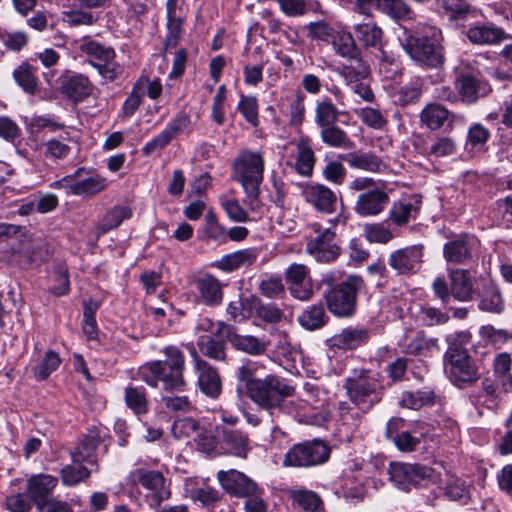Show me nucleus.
Segmentation results:
<instances>
[{"mask_svg":"<svg viewBox=\"0 0 512 512\" xmlns=\"http://www.w3.org/2000/svg\"><path fill=\"white\" fill-rule=\"evenodd\" d=\"M302 195L306 202L321 212L332 213L335 211L337 196L330 188L323 184L307 185L303 189Z\"/></svg>","mask_w":512,"mask_h":512,"instance_id":"obj_23","label":"nucleus"},{"mask_svg":"<svg viewBox=\"0 0 512 512\" xmlns=\"http://www.w3.org/2000/svg\"><path fill=\"white\" fill-rule=\"evenodd\" d=\"M327 393L324 389L315 383L305 382L303 385L302 395L295 400L296 407L294 414H299L305 410L306 406H311L315 409L322 406L326 400Z\"/></svg>","mask_w":512,"mask_h":512,"instance_id":"obj_34","label":"nucleus"},{"mask_svg":"<svg viewBox=\"0 0 512 512\" xmlns=\"http://www.w3.org/2000/svg\"><path fill=\"white\" fill-rule=\"evenodd\" d=\"M264 158L260 152L245 150L233 163V178L241 184L245 199L244 204L253 212L262 208L260 185L263 181Z\"/></svg>","mask_w":512,"mask_h":512,"instance_id":"obj_5","label":"nucleus"},{"mask_svg":"<svg viewBox=\"0 0 512 512\" xmlns=\"http://www.w3.org/2000/svg\"><path fill=\"white\" fill-rule=\"evenodd\" d=\"M423 256V245H411L393 251L389 255L388 264L399 275H412L421 269Z\"/></svg>","mask_w":512,"mask_h":512,"instance_id":"obj_14","label":"nucleus"},{"mask_svg":"<svg viewBox=\"0 0 512 512\" xmlns=\"http://www.w3.org/2000/svg\"><path fill=\"white\" fill-rule=\"evenodd\" d=\"M369 74V66L362 61L358 62L357 70L354 67H346L344 69V76L346 80H348V84L353 93L359 96L365 102L371 103L374 101V93L372 89L368 84L359 80V78L363 79Z\"/></svg>","mask_w":512,"mask_h":512,"instance_id":"obj_24","label":"nucleus"},{"mask_svg":"<svg viewBox=\"0 0 512 512\" xmlns=\"http://www.w3.org/2000/svg\"><path fill=\"white\" fill-rule=\"evenodd\" d=\"M19 255L27 264H37L48 258L49 246L43 241L33 242L28 248L21 250Z\"/></svg>","mask_w":512,"mask_h":512,"instance_id":"obj_51","label":"nucleus"},{"mask_svg":"<svg viewBox=\"0 0 512 512\" xmlns=\"http://www.w3.org/2000/svg\"><path fill=\"white\" fill-rule=\"evenodd\" d=\"M231 345L240 351L251 355H260L267 349V343L251 335L226 334Z\"/></svg>","mask_w":512,"mask_h":512,"instance_id":"obj_40","label":"nucleus"},{"mask_svg":"<svg viewBox=\"0 0 512 512\" xmlns=\"http://www.w3.org/2000/svg\"><path fill=\"white\" fill-rule=\"evenodd\" d=\"M63 20L70 27L91 26L98 20V16L88 10L73 9L64 13Z\"/></svg>","mask_w":512,"mask_h":512,"instance_id":"obj_54","label":"nucleus"},{"mask_svg":"<svg viewBox=\"0 0 512 512\" xmlns=\"http://www.w3.org/2000/svg\"><path fill=\"white\" fill-rule=\"evenodd\" d=\"M401 47L418 66L437 69L444 65L443 34L435 26H423L415 31L404 29L399 38Z\"/></svg>","mask_w":512,"mask_h":512,"instance_id":"obj_2","label":"nucleus"},{"mask_svg":"<svg viewBox=\"0 0 512 512\" xmlns=\"http://www.w3.org/2000/svg\"><path fill=\"white\" fill-rule=\"evenodd\" d=\"M13 77L17 84L29 94H34L37 90V78L35 68L30 64L23 62L13 72Z\"/></svg>","mask_w":512,"mask_h":512,"instance_id":"obj_48","label":"nucleus"},{"mask_svg":"<svg viewBox=\"0 0 512 512\" xmlns=\"http://www.w3.org/2000/svg\"><path fill=\"white\" fill-rule=\"evenodd\" d=\"M357 39L365 47H378L382 39V30L375 23H361L354 27Z\"/></svg>","mask_w":512,"mask_h":512,"instance_id":"obj_45","label":"nucleus"},{"mask_svg":"<svg viewBox=\"0 0 512 512\" xmlns=\"http://www.w3.org/2000/svg\"><path fill=\"white\" fill-rule=\"evenodd\" d=\"M389 475L391 481L403 490H408L411 485H421L422 482L438 483L441 480L439 472L422 464L391 463Z\"/></svg>","mask_w":512,"mask_h":512,"instance_id":"obj_12","label":"nucleus"},{"mask_svg":"<svg viewBox=\"0 0 512 512\" xmlns=\"http://www.w3.org/2000/svg\"><path fill=\"white\" fill-rule=\"evenodd\" d=\"M190 124V117L185 112H179L174 119H172L167 127L162 130L151 141L146 143L143 147V154L146 156L151 155L154 151L162 149L167 146L178 134L182 133Z\"/></svg>","mask_w":512,"mask_h":512,"instance_id":"obj_18","label":"nucleus"},{"mask_svg":"<svg viewBox=\"0 0 512 512\" xmlns=\"http://www.w3.org/2000/svg\"><path fill=\"white\" fill-rule=\"evenodd\" d=\"M364 234L369 242L380 244H386L394 237L391 230L383 223L365 224Z\"/></svg>","mask_w":512,"mask_h":512,"instance_id":"obj_53","label":"nucleus"},{"mask_svg":"<svg viewBox=\"0 0 512 512\" xmlns=\"http://www.w3.org/2000/svg\"><path fill=\"white\" fill-rule=\"evenodd\" d=\"M101 442L97 434H89L71 451V457L74 463H81L89 460L94 454L96 448Z\"/></svg>","mask_w":512,"mask_h":512,"instance_id":"obj_46","label":"nucleus"},{"mask_svg":"<svg viewBox=\"0 0 512 512\" xmlns=\"http://www.w3.org/2000/svg\"><path fill=\"white\" fill-rule=\"evenodd\" d=\"M449 116L450 111L446 107L438 103H430L421 111L420 121L428 129L435 131L439 130L444 125Z\"/></svg>","mask_w":512,"mask_h":512,"instance_id":"obj_37","label":"nucleus"},{"mask_svg":"<svg viewBox=\"0 0 512 512\" xmlns=\"http://www.w3.org/2000/svg\"><path fill=\"white\" fill-rule=\"evenodd\" d=\"M78 49L105 79L113 81L121 73L120 66L115 62V50L111 46L85 36L79 41Z\"/></svg>","mask_w":512,"mask_h":512,"instance_id":"obj_10","label":"nucleus"},{"mask_svg":"<svg viewBox=\"0 0 512 512\" xmlns=\"http://www.w3.org/2000/svg\"><path fill=\"white\" fill-rule=\"evenodd\" d=\"M217 479L228 494L236 497H250L257 492V484L244 473L235 469L220 470L217 473Z\"/></svg>","mask_w":512,"mask_h":512,"instance_id":"obj_16","label":"nucleus"},{"mask_svg":"<svg viewBox=\"0 0 512 512\" xmlns=\"http://www.w3.org/2000/svg\"><path fill=\"white\" fill-rule=\"evenodd\" d=\"M90 474L85 466L67 465L61 470V479L65 486H75L88 479Z\"/></svg>","mask_w":512,"mask_h":512,"instance_id":"obj_55","label":"nucleus"},{"mask_svg":"<svg viewBox=\"0 0 512 512\" xmlns=\"http://www.w3.org/2000/svg\"><path fill=\"white\" fill-rule=\"evenodd\" d=\"M309 268L304 264L293 263L285 271V279L289 284L291 294L301 300L307 301L313 295V290L306 284Z\"/></svg>","mask_w":512,"mask_h":512,"instance_id":"obj_22","label":"nucleus"},{"mask_svg":"<svg viewBox=\"0 0 512 512\" xmlns=\"http://www.w3.org/2000/svg\"><path fill=\"white\" fill-rule=\"evenodd\" d=\"M449 281L451 286V295L455 300L468 302L473 299L474 285L468 270H450Z\"/></svg>","mask_w":512,"mask_h":512,"instance_id":"obj_27","label":"nucleus"},{"mask_svg":"<svg viewBox=\"0 0 512 512\" xmlns=\"http://www.w3.org/2000/svg\"><path fill=\"white\" fill-rule=\"evenodd\" d=\"M470 400L475 406H483L488 409H495L499 401L498 383L486 377L482 380L481 389L470 395Z\"/></svg>","mask_w":512,"mask_h":512,"instance_id":"obj_31","label":"nucleus"},{"mask_svg":"<svg viewBox=\"0 0 512 512\" xmlns=\"http://www.w3.org/2000/svg\"><path fill=\"white\" fill-rule=\"evenodd\" d=\"M194 362L200 391L207 397L217 399L222 391V381L218 371L198 356H195Z\"/></svg>","mask_w":512,"mask_h":512,"instance_id":"obj_21","label":"nucleus"},{"mask_svg":"<svg viewBox=\"0 0 512 512\" xmlns=\"http://www.w3.org/2000/svg\"><path fill=\"white\" fill-rule=\"evenodd\" d=\"M369 338V331L360 327H347L333 335L329 345L342 350H352L365 344Z\"/></svg>","mask_w":512,"mask_h":512,"instance_id":"obj_25","label":"nucleus"},{"mask_svg":"<svg viewBox=\"0 0 512 512\" xmlns=\"http://www.w3.org/2000/svg\"><path fill=\"white\" fill-rule=\"evenodd\" d=\"M195 284L200 303L207 306H216L222 302V285L215 276L206 274L202 277H199Z\"/></svg>","mask_w":512,"mask_h":512,"instance_id":"obj_26","label":"nucleus"},{"mask_svg":"<svg viewBox=\"0 0 512 512\" xmlns=\"http://www.w3.org/2000/svg\"><path fill=\"white\" fill-rule=\"evenodd\" d=\"M293 500L304 510V512H316L321 506L319 496L310 490H297L292 493Z\"/></svg>","mask_w":512,"mask_h":512,"instance_id":"obj_56","label":"nucleus"},{"mask_svg":"<svg viewBox=\"0 0 512 512\" xmlns=\"http://www.w3.org/2000/svg\"><path fill=\"white\" fill-rule=\"evenodd\" d=\"M0 41L10 51H20L28 43V36L21 31H6L0 29Z\"/></svg>","mask_w":512,"mask_h":512,"instance_id":"obj_60","label":"nucleus"},{"mask_svg":"<svg viewBox=\"0 0 512 512\" xmlns=\"http://www.w3.org/2000/svg\"><path fill=\"white\" fill-rule=\"evenodd\" d=\"M163 395L161 400L164 406L172 412L189 413L193 409L192 402L186 395Z\"/></svg>","mask_w":512,"mask_h":512,"instance_id":"obj_61","label":"nucleus"},{"mask_svg":"<svg viewBox=\"0 0 512 512\" xmlns=\"http://www.w3.org/2000/svg\"><path fill=\"white\" fill-rule=\"evenodd\" d=\"M128 479L132 484H140L150 491L155 506H159L171 495L169 488L165 485V478L159 471L138 468L129 474Z\"/></svg>","mask_w":512,"mask_h":512,"instance_id":"obj_13","label":"nucleus"},{"mask_svg":"<svg viewBox=\"0 0 512 512\" xmlns=\"http://www.w3.org/2000/svg\"><path fill=\"white\" fill-rule=\"evenodd\" d=\"M107 186L108 181L105 177L93 173L90 176L75 181L73 184L69 185V192L75 196L93 197L104 191Z\"/></svg>","mask_w":512,"mask_h":512,"instance_id":"obj_30","label":"nucleus"},{"mask_svg":"<svg viewBox=\"0 0 512 512\" xmlns=\"http://www.w3.org/2000/svg\"><path fill=\"white\" fill-rule=\"evenodd\" d=\"M295 393V387L288 381L275 374L266 375L264 378L254 381L249 398L261 409L265 410L272 418L283 415H293L295 412V400H289Z\"/></svg>","mask_w":512,"mask_h":512,"instance_id":"obj_3","label":"nucleus"},{"mask_svg":"<svg viewBox=\"0 0 512 512\" xmlns=\"http://www.w3.org/2000/svg\"><path fill=\"white\" fill-rule=\"evenodd\" d=\"M344 388L350 401L340 402L339 415L344 424L357 426L360 422V412L367 413L374 405L379 403L383 395V387L379 381L365 369H354L345 379Z\"/></svg>","mask_w":512,"mask_h":512,"instance_id":"obj_1","label":"nucleus"},{"mask_svg":"<svg viewBox=\"0 0 512 512\" xmlns=\"http://www.w3.org/2000/svg\"><path fill=\"white\" fill-rule=\"evenodd\" d=\"M330 457L329 445L319 439L293 445L285 454L286 467H312L325 463Z\"/></svg>","mask_w":512,"mask_h":512,"instance_id":"obj_11","label":"nucleus"},{"mask_svg":"<svg viewBox=\"0 0 512 512\" xmlns=\"http://www.w3.org/2000/svg\"><path fill=\"white\" fill-rule=\"evenodd\" d=\"M348 187L351 191L359 192L353 210L360 217H376L389 204L388 192L373 178L356 177Z\"/></svg>","mask_w":512,"mask_h":512,"instance_id":"obj_7","label":"nucleus"},{"mask_svg":"<svg viewBox=\"0 0 512 512\" xmlns=\"http://www.w3.org/2000/svg\"><path fill=\"white\" fill-rule=\"evenodd\" d=\"M190 498L195 502H200L203 506H210L221 499V494L217 489L206 486L191 490Z\"/></svg>","mask_w":512,"mask_h":512,"instance_id":"obj_64","label":"nucleus"},{"mask_svg":"<svg viewBox=\"0 0 512 512\" xmlns=\"http://www.w3.org/2000/svg\"><path fill=\"white\" fill-rule=\"evenodd\" d=\"M445 373L451 383L463 389L475 384L480 379L476 362L466 349L450 345L444 355Z\"/></svg>","mask_w":512,"mask_h":512,"instance_id":"obj_8","label":"nucleus"},{"mask_svg":"<svg viewBox=\"0 0 512 512\" xmlns=\"http://www.w3.org/2000/svg\"><path fill=\"white\" fill-rule=\"evenodd\" d=\"M328 320L329 317L321 302L306 307L298 317L299 324L308 331L321 329Z\"/></svg>","mask_w":512,"mask_h":512,"instance_id":"obj_35","label":"nucleus"},{"mask_svg":"<svg viewBox=\"0 0 512 512\" xmlns=\"http://www.w3.org/2000/svg\"><path fill=\"white\" fill-rule=\"evenodd\" d=\"M58 484V479L48 474H37L31 476L27 481V492L29 499L35 504L38 511H43L45 504Z\"/></svg>","mask_w":512,"mask_h":512,"instance_id":"obj_20","label":"nucleus"},{"mask_svg":"<svg viewBox=\"0 0 512 512\" xmlns=\"http://www.w3.org/2000/svg\"><path fill=\"white\" fill-rule=\"evenodd\" d=\"M309 227L315 237L307 241V254L320 263L335 261L341 253V248L336 241V221H329L327 225L313 222Z\"/></svg>","mask_w":512,"mask_h":512,"instance_id":"obj_9","label":"nucleus"},{"mask_svg":"<svg viewBox=\"0 0 512 512\" xmlns=\"http://www.w3.org/2000/svg\"><path fill=\"white\" fill-rule=\"evenodd\" d=\"M321 284L326 285L323 293L328 310L336 317H351L356 311L357 294L364 287V280L358 275H349L340 283H333V275H324Z\"/></svg>","mask_w":512,"mask_h":512,"instance_id":"obj_6","label":"nucleus"},{"mask_svg":"<svg viewBox=\"0 0 512 512\" xmlns=\"http://www.w3.org/2000/svg\"><path fill=\"white\" fill-rule=\"evenodd\" d=\"M478 308L481 311L500 314L505 309V302L500 287L493 281L483 284L479 292Z\"/></svg>","mask_w":512,"mask_h":512,"instance_id":"obj_28","label":"nucleus"},{"mask_svg":"<svg viewBox=\"0 0 512 512\" xmlns=\"http://www.w3.org/2000/svg\"><path fill=\"white\" fill-rule=\"evenodd\" d=\"M465 35L475 45H496L512 39V35L492 22L477 23L470 26Z\"/></svg>","mask_w":512,"mask_h":512,"instance_id":"obj_19","label":"nucleus"},{"mask_svg":"<svg viewBox=\"0 0 512 512\" xmlns=\"http://www.w3.org/2000/svg\"><path fill=\"white\" fill-rule=\"evenodd\" d=\"M60 357L54 351L46 352L43 360L33 368L34 377L37 380H45L60 365Z\"/></svg>","mask_w":512,"mask_h":512,"instance_id":"obj_52","label":"nucleus"},{"mask_svg":"<svg viewBox=\"0 0 512 512\" xmlns=\"http://www.w3.org/2000/svg\"><path fill=\"white\" fill-rule=\"evenodd\" d=\"M512 358L508 353L498 354L493 361L495 375L500 378L505 392L512 390V376L510 375Z\"/></svg>","mask_w":512,"mask_h":512,"instance_id":"obj_47","label":"nucleus"},{"mask_svg":"<svg viewBox=\"0 0 512 512\" xmlns=\"http://www.w3.org/2000/svg\"><path fill=\"white\" fill-rule=\"evenodd\" d=\"M62 90L70 100L79 102L91 95L93 85L88 77L78 74L69 77L63 83Z\"/></svg>","mask_w":512,"mask_h":512,"instance_id":"obj_33","label":"nucleus"},{"mask_svg":"<svg viewBox=\"0 0 512 512\" xmlns=\"http://www.w3.org/2000/svg\"><path fill=\"white\" fill-rule=\"evenodd\" d=\"M339 158L346 161L349 167L367 172H379L383 166L381 158L370 152H350Z\"/></svg>","mask_w":512,"mask_h":512,"instance_id":"obj_32","label":"nucleus"},{"mask_svg":"<svg viewBox=\"0 0 512 512\" xmlns=\"http://www.w3.org/2000/svg\"><path fill=\"white\" fill-rule=\"evenodd\" d=\"M323 177L336 185H341L346 178V169L338 160H328L322 170Z\"/></svg>","mask_w":512,"mask_h":512,"instance_id":"obj_63","label":"nucleus"},{"mask_svg":"<svg viewBox=\"0 0 512 512\" xmlns=\"http://www.w3.org/2000/svg\"><path fill=\"white\" fill-rule=\"evenodd\" d=\"M436 401V394L433 389L424 387L417 391H404L399 400L403 408L419 410L424 406L433 405Z\"/></svg>","mask_w":512,"mask_h":512,"instance_id":"obj_36","label":"nucleus"},{"mask_svg":"<svg viewBox=\"0 0 512 512\" xmlns=\"http://www.w3.org/2000/svg\"><path fill=\"white\" fill-rule=\"evenodd\" d=\"M124 401L137 417H142L150 411V400L144 386L129 384L124 388Z\"/></svg>","mask_w":512,"mask_h":512,"instance_id":"obj_29","label":"nucleus"},{"mask_svg":"<svg viewBox=\"0 0 512 512\" xmlns=\"http://www.w3.org/2000/svg\"><path fill=\"white\" fill-rule=\"evenodd\" d=\"M222 443L230 454L245 458L249 451V439L238 430H223Z\"/></svg>","mask_w":512,"mask_h":512,"instance_id":"obj_38","label":"nucleus"},{"mask_svg":"<svg viewBox=\"0 0 512 512\" xmlns=\"http://www.w3.org/2000/svg\"><path fill=\"white\" fill-rule=\"evenodd\" d=\"M476 244L477 239L474 236L460 235L445 243L443 257L450 264H466L472 260Z\"/></svg>","mask_w":512,"mask_h":512,"instance_id":"obj_17","label":"nucleus"},{"mask_svg":"<svg viewBox=\"0 0 512 512\" xmlns=\"http://www.w3.org/2000/svg\"><path fill=\"white\" fill-rule=\"evenodd\" d=\"M315 161V154L308 140L301 139L297 146L296 171L302 176H310L313 172Z\"/></svg>","mask_w":512,"mask_h":512,"instance_id":"obj_41","label":"nucleus"},{"mask_svg":"<svg viewBox=\"0 0 512 512\" xmlns=\"http://www.w3.org/2000/svg\"><path fill=\"white\" fill-rule=\"evenodd\" d=\"M165 360L147 362L138 372L140 378L150 387L157 388L162 383L165 392H180L186 386L183 377L185 358L182 351L175 346L164 349Z\"/></svg>","mask_w":512,"mask_h":512,"instance_id":"obj_4","label":"nucleus"},{"mask_svg":"<svg viewBox=\"0 0 512 512\" xmlns=\"http://www.w3.org/2000/svg\"><path fill=\"white\" fill-rule=\"evenodd\" d=\"M132 215V211L127 206H115L110 209L101 222L97 226L98 234H105L108 231L117 228L121 225V223L130 218Z\"/></svg>","mask_w":512,"mask_h":512,"instance_id":"obj_42","label":"nucleus"},{"mask_svg":"<svg viewBox=\"0 0 512 512\" xmlns=\"http://www.w3.org/2000/svg\"><path fill=\"white\" fill-rule=\"evenodd\" d=\"M320 138L324 144L329 147L351 150L354 148V142L350 139L346 131L336 124L321 129Z\"/></svg>","mask_w":512,"mask_h":512,"instance_id":"obj_39","label":"nucleus"},{"mask_svg":"<svg viewBox=\"0 0 512 512\" xmlns=\"http://www.w3.org/2000/svg\"><path fill=\"white\" fill-rule=\"evenodd\" d=\"M340 112L329 98L316 103L315 123L321 129L337 123Z\"/></svg>","mask_w":512,"mask_h":512,"instance_id":"obj_43","label":"nucleus"},{"mask_svg":"<svg viewBox=\"0 0 512 512\" xmlns=\"http://www.w3.org/2000/svg\"><path fill=\"white\" fill-rule=\"evenodd\" d=\"M455 88L463 103L474 104L491 91L489 83L472 71H461L455 78Z\"/></svg>","mask_w":512,"mask_h":512,"instance_id":"obj_15","label":"nucleus"},{"mask_svg":"<svg viewBox=\"0 0 512 512\" xmlns=\"http://www.w3.org/2000/svg\"><path fill=\"white\" fill-rule=\"evenodd\" d=\"M403 351L411 355H420L429 348L424 332L418 331L411 337L406 336L402 343Z\"/></svg>","mask_w":512,"mask_h":512,"instance_id":"obj_59","label":"nucleus"},{"mask_svg":"<svg viewBox=\"0 0 512 512\" xmlns=\"http://www.w3.org/2000/svg\"><path fill=\"white\" fill-rule=\"evenodd\" d=\"M397 95L398 102L402 106L417 102L422 95V82L417 79L400 87Z\"/></svg>","mask_w":512,"mask_h":512,"instance_id":"obj_58","label":"nucleus"},{"mask_svg":"<svg viewBox=\"0 0 512 512\" xmlns=\"http://www.w3.org/2000/svg\"><path fill=\"white\" fill-rule=\"evenodd\" d=\"M145 91H144V82L141 80H138L136 84L134 85L130 95L125 100L122 111L124 116L130 117L132 116L136 110L139 108V106L142 103L143 97H144Z\"/></svg>","mask_w":512,"mask_h":512,"instance_id":"obj_57","label":"nucleus"},{"mask_svg":"<svg viewBox=\"0 0 512 512\" xmlns=\"http://www.w3.org/2000/svg\"><path fill=\"white\" fill-rule=\"evenodd\" d=\"M333 47L335 52L343 58L356 59L358 56L357 45L349 32L337 34L333 39Z\"/></svg>","mask_w":512,"mask_h":512,"instance_id":"obj_49","label":"nucleus"},{"mask_svg":"<svg viewBox=\"0 0 512 512\" xmlns=\"http://www.w3.org/2000/svg\"><path fill=\"white\" fill-rule=\"evenodd\" d=\"M198 347L200 352L215 361H225L226 351L225 343L223 340L215 339L211 335H203L198 340Z\"/></svg>","mask_w":512,"mask_h":512,"instance_id":"obj_44","label":"nucleus"},{"mask_svg":"<svg viewBox=\"0 0 512 512\" xmlns=\"http://www.w3.org/2000/svg\"><path fill=\"white\" fill-rule=\"evenodd\" d=\"M417 318L425 326H435L447 323L450 317L439 308L430 305H422L417 314Z\"/></svg>","mask_w":512,"mask_h":512,"instance_id":"obj_50","label":"nucleus"},{"mask_svg":"<svg viewBox=\"0 0 512 512\" xmlns=\"http://www.w3.org/2000/svg\"><path fill=\"white\" fill-rule=\"evenodd\" d=\"M238 110L251 125H258V103L254 96H241Z\"/></svg>","mask_w":512,"mask_h":512,"instance_id":"obj_62","label":"nucleus"}]
</instances>
